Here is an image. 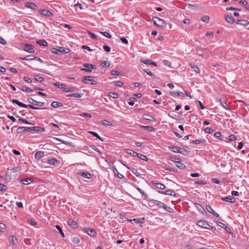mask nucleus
<instances>
[{"mask_svg": "<svg viewBox=\"0 0 249 249\" xmlns=\"http://www.w3.org/2000/svg\"><path fill=\"white\" fill-rule=\"evenodd\" d=\"M28 102L29 103L32 104V105H30V104H29V105H25L24 104L22 103L21 102H19L18 100H16V99H13L12 100V102L13 103L16 104L18 106H19L20 107H22L26 108V107H29L30 108H32V109H36V110H37V109H45L47 108L46 107L39 108V107H36L34 106L33 105H35V106H42L43 105L44 103L43 102H41L37 101L34 100V99H33L32 98H28Z\"/></svg>", "mask_w": 249, "mask_h": 249, "instance_id": "nucleus-1", "label": "nucleus"}, {"mask_svg": "<svg viewBox=\"0 0 249 249\" xmlns=\"http://www.w3.org/2000/svg\"><path fill=\"white\" fill-rule=\"evenodd\" d=\"M35 131L39 132H43L45 131V128L39 126L33 127H24L20 126L18 128L17 132L18 133H22L25 131Z\"/></svg>", "mask_w": 249, "mask_h": 249, "instance_id": "nucleus-2", "label": "nucleus"}, {"mask_svg": "<svg viewBox=\"0 0 249 249\" xmlns=\"http://www.w3.org/2000/svg\"><path fill=\"white\" fill-rule=\"evenodd\" d=\"M51 51L53 53L58 55H61L63 54L69 53L70 51V50L66 48L57 47L56 48H52Z\"/></svg>", "mask_w": 249, "mask_h": 249, "instance_id": "nucleus-3", "label": "nucleus"}, {"mask_svg": "<svg viewBox=\"0 0 249 249\" xmlns=\"http://www.w3.org/2000/svg\"><path fill=\"white\" fill-rule=\"evenodd\" d=\"M153 21L154 24L160 27H163L166 26L165 22L162 19L158 17H153Z\"/></svg>", "mask_w": 249, "mask_h": 249, "instance_id": "nucleus-4", "label": "nucleus"}, {"mask_svg": "<svg viewBox=\"0 0 249 249\" xmlns=\"http://www.w3.org/2000/svg\"><path fill=\"white\" fill-rule=\"evenodd\" d=\"M197 225L201 228L207 229H214L216 228L213 226L210 225L207 221L204 220H201L197 222Z\"/></svg>", "mask_w": 249, "mask_h": 249, "instance_id": "nucleus-5", "label": "nucleus"}, {"mask_svg": "<svg viewBox=\"0 0 249 249\" xmlns=\"http://www.w3.org/2000/svg\"><path fill=\"white\" fill-rule=\"evenodd\" d=\"M93 77L90 76H84L83 77V81L86 84H89V82H90L91 84L95 85L97 84V82L96 81L93 80Z\"/></svg>", "mask_w": 249, "mask_h": 249, "instance_id": "nucleus-6", "label": "nucleus"}, {"mask_svg": "<svg viewBox=\"0 0 249 249\" xmlns=\"http://www.w3.org/2000/svg\"><path fill=\"white\" fill-rule=\"evenodd\" d=\"M83 66L85 68L81 69V71L91 72V69H94L95 66L92 64H89L87 63H85L83 64Z\"/></svg>", "mask_w": 249, "mask_h": 249, "instance_id": "nucleus-7", "label": "nucleus"}, {"mask_svg": "<svg viewBox=\"0 0 249 249\" xmlns=\"http://www.w3.org/2000/svg\"><path fill=\"white\" fill-rule=\"evenodd\" d=\"M39 13L44 17L50 18L53 16L52 13L46 9H41L39 11Z\"/></svg>", "mask_w": 249, "mask_h": 249, "instance_id": "nucleus-8", "label": "nucleus"}, {"mask_svg": "<svg viewBox=\"0 0 249 249\" xmlns=\"http://www.w3.org/2000/svg\"><path fill=\"white\" fill-rule=\"evenodd\" d=\"M24 50L30 53H33L35 52L34 46L30 44H25Z\"/></svg>", "mask_w": 249, "mask_h": 249, "instance_id": "nucleus-9", "label": "nucleus"}, {"mask_svg": "<svg viewBox=\"0 0 249 249\" xmlns=\"http://www.w3.org/2000/svg\"><path fill=\"white\" fill-rule=\"evenodd\" d=\"M85 232L91 237H94L96 236V231L93 229L86 228L85 229Z\"/></svg>", "mask_w": 249, "mask_h": 249, "instance_id": "nucleus-10", "label": "nucleus"}, {"mask_svg": "<svg viewBox=\"0 0 249 249\" xmlns=\"http://www.w3.org/2000/svg\"><path fill=\"white\" fill-rule=\"evenodd\" d=\"M168 149L169 150L175 153H182L181 149L178 146H168Z\"/></svg>", "mask_w": 249, "mask_h": 249, "instance_id": "nucleus-11", "label": "nucleus"}, {"mask_svg": "<svg viewBox=\"0 0 249 249\" xmlns=\"http://www.w3.org/2000/svg\"><path fill=\"white\" fill-rule=\"evenodd\" d=\"M221 200L226 202H229L231 203H234L235 202V199L233 197L231 196H228L226 197H222Z\"/></svg>", "mask_w": 249, "mask_h": 249, "instance_id": "nucleus-12", "label": "nucleus"}, {"mask_svg": "<svg viewBox=\"0 0 249 249\" xmlns=\"http://www.w3.org/2000/svg\"><path fill=\"white\" fill-rule=\"evenodd\" d=\"M159 192L161 194L166 195H170V196H176V193L174 191H173L171 190H170V189L165 191H159Z\"/></svg>", "mask_w": 249, "mask_h": 249, "instance_id": "nucleus-13", "label": "nucleus"}, {"mask_svg": "<svg viewBox=\"0 0 249 249\" xmlns=\"http://www.w3.org/2000/svg\"><path fill=\"white\" fill-rule=\"evenodd\" d=\"M47 163L51 165H57L59 163L58 160L54 158L48 159Z\"/></svg>", "mask_w": 249, "mask_h": 249, "instance_id": "nucleus-14", "label": "nucleus"}, {"mask_svg": "<svg viewBox=\"0 0 249 249\" xmlns=\"http://www.w3.org/2000/svg\"><path fill=\"white\" fill-rule=\"evenodd\" d=\"M78 175L82 176L84 178L90 179L91 178V175L87 172H82L78 173Z\"/></svg>", "mask_w": 249, "mask_h": 249, "instance_id": "nucleus-15", "label": "nucleus"}, {"mask_svg": "<svg viewBox=\"0 0 249 249\" xmlns=\"http://www.w3.org/2000/svg\"><path fill=\"white\" fill-rule=\"evenodd\" d=\"M44 155V153L43 151H38L36 152L35 155V158L36 160H38L42 158Z\"/></svg>", "mask_w": 249, "mask_h": 249, "instance_id": "nucleus-16", "label": "nucleus"}, {"mask_svg": "<svg viewBox=\"0 0 249 249\" xmlns=\"http://www.w3.org/2000/svg\"><path fill=\"white\" fill-rule=\"evenodd\" d=\"M141 61L146 65H152L155 67L157 66V64L154 61H152L149 59L141 60Z\"/></svg>", "mask_w": 249, "mask_h": 249, "instance_id": "nucleus-17", "label": "nucleus"}, {"mask_svg": "<svg viewBox=\"0 0 249 249\" xmlns=\"http://www.w3.org/2000/svg\"><path fill=\"white\" fill-rule=\"evenodd\" d=\"M25 6L27 8H30V9H33V10L36 9V8L37 7V5L36 4L32 3V2H26L25 3Z\"/></svg>", "mask_w": 249, "mask_h": 249, "instance_id": "nucleus-18", "label": "nucleus"}, {"mask_svg": "<svg viewBox=\"0 0 249 249\" xmlns=\"http://www.w3.org/2000/svg\"><path fill=\"white\" fill-rule=\"evenodd\" d=\"M68 223L72 228H76L78 227L77 223L72 219L69 220Z\"/></svg>", "mask_w": 249, "mask_h": 249, "instance_id": "nucleus-19", "label": "nucleus"}, {"mask_svg": "<svg viewBox=\"0 0 249 249\" xmlns=\"http://www.w3.org/2000/svg\"><path fill=\"white\" fill-rule=\"evenodd\" d=\"M225 20L230 23H233L234 22V18L231 16L227 15L225 16Z\"/></svg>", "mask_w": 249, "mask_h": 249, "instance_id": "nucleus-20", "label": "nucleus"}, {"mask_svg": "<svg viewBox=\"0 0 249 249\" xmlns=\"http://www.w3.org/2000/svg\"><path fill=\"white\" fill-rule=\"evenodd\" d=\"M220 102L221 103V105L226 109L229 110L230 108L228 107V105L226 102L223 99H220Z\"/></svg>", "mask_w": 249, "mask_h": 249, "instance_id": "nucleus-21", "label": "nucleus"}, {"mask_svg": "<svg viewBox=\"0 0 249 249\" xmlns=\"http://www.w3.org/2000/svg\"><path fill=\"white\" fill-rule=\"evenodd\" d=\"M190 66H191L192 71L196 72V73H200V70L197 66H196L195 65L192 64H191Z\"/></svg>", "mask_w": 249, "mask_h": 249, "instance_id": "nucleus-22", "label": "nucleus"}, {"mask_svg": "<svg viewBox=\"0 0 249 249\" xmlns=\"http://www.w3.org/2000/svg\"><path fill=\"white\" fill-rule=\"evenodd\" d=\"M153 184L157 188L160 190L164 189L165 187L164 184L160 183H153Z\"/></svg>", "mask_w": 249, "mask_h": 249, "instance_id": "nucleus-23", "label": "nucleus"}, {"mask_svg": "<svg viewBox=\"0 0 249 249\" xmlns=\"http://www.w3.org/2000/svg\"><path fill=\"white\" fill-rule=\"evenodd\" d=\"M10 242L13 245H16L18 242V240L15 236L13 235L9 239Z\"/></svg>", "mask_w": 249, "mask_h": 249, "instance_id": "nucleus-24", "label": "nucleus"}, {"mask_svg": "<svg viewBox=\"0 0 249 249\" xmlns=\"http://www.w3.org/2000/svg\"><path fill=\"white\" fill-rule=\"evenodd\" d=\"M34 78L35 80L40 82H42L44 80V79L39 74H35L34 75Z\"/></svg>", "mask_w": 249, "mask_h": 249, "instance_id": "nucleus-25", "label": "nucleus"}, {"mask_svg": "<svg viewBox=\"0 0 249 249\" xmlns=\"http://www.w3.org/2000/svg\"><path fill=\"white\" fill-rule=\"evenodd\" d=\"M33 182L30 178H26L21 180V182L24 185H28L30 184V182Z\"/></svg>", "mask_w": 249, "mask_h": 249, "instance_id": "nucleus-26", "label": "nucleus"}, {"mask_svg": "<svg viewBox=\"0 0 249 249\" xmlns=\"http://www.w3.org/2000/svg\"><path fill=\"white\" fill-rule=\"evenodd\" d=\"M176 163V166L180 169H183L185 168V165L181 162V160L178 161H175Z\"/></svg>", "mask_w": 249, "mask_h": 249, "instance_id": "nucleus-27", "label": "nucleus"}, {"mask_svg": "<svg viewBox=\"0 0 249 249\" xmlns=\"http://www.w3.org/2000/svg\"><path fill=\"white\" fill-rule=\"evenodd\" d=\"M53 85L58 88H60V89H63L65 88V84L62 83H58V82H55V83H53Z\"/></svg>", "mask_w": 249, "mask_h": 249, "instance_id": "nucleus-28", "label": "nucleus"}, {"mask_svg": "<svg viewBox=\"0 0 249 249\" xmlns=\"http://www.w3.org/2000/svg\"><path fill=\"white\" fill-rule=\"evenodd\" d=\"M36 43L42 46H47L48 45L47 42L43 39L38 40Z\"/></svg>", "mask_w": 249, "mask_h": 249, "instance_id": "nucleus-29", "label": "nucleus"}, {"mask_svg": "<svg viewBox=\"0 0 249 249\" xmlns=\"http://www.w3.org/2000/svg\"><path fill=\"white\" fill-rule=\"evenodd\" d=\"M51 106L53 107H62L63 105L59 102L53 101L52 103Z\"/></svg>", "mask_w": 249, "mask_h": 249, "instance_id": "nucleus-30", "label": "nucleus"}, {"mask_svg": "<svg viewBox=\"0 0 249 249\" xmlns=\"http://www.w3.org/2000/svg\"><path fill=\"white\" fill-rule=\"evenodd\" d=\"M113 171H114L115 176H116L119 178L122 179L124 178V176L122 174H120L118 171V170H117L116 167H114Z\"/></svg>", "mask_w": 249, "mask_h": 249, "instance_id": "nucleus-31", "label": "nucleus"}, {"mask_svg": "<svg viewBox=\"0 0 249 249\" xmlns=\"http://www.w3.org/2000/svg\"><path fill=\"white\" fill-rule=\"evenodd\" d=\"M126 153L129 155H132L133 157H136L137 153L131 149H125Z\"/></svg>", "mask_w": 249, "mask_h": 249, "instance_id": "nucleus-32", "label": "nucleus"}, {"mask_svg": "<svg viewBox=\"0 0 249 249\" xmlns=\"http://www.w3.org/2000/svg\"><path fill=\"white\" fill-rule=\"evenodd\" d=\"M82 94L79 93H72V94H68L67 95V97H76L77 98H80L82 97Z\"/></svg>", "mask_w": 249, "mask_h": 249, "instance_id": "nucleus-33", "label": "nucleus"}, {"mask_svg": "<svg viewBox=\"0 0 249 249\" xmlns=\"http://www.w3.org/2000/svg\"><path fill=\"white\" fill-rule=\"evenodd\" d=\"M136 157L139 158V159H140L142 160H145V161L148 160V158H147V157L146 156L143 155L141 154H139V153H137V155Z\"/></svg>", "mask_w": 249, "mask_h": 249, "instance_id": "nucleus-34", "label": "nucleus"}, {"mask_svg": "<svg viewBox=\"0 0 249 249\" xmlns=\"http://www.w3.org/2000/svg\"><path fill=\"white\" fill-rule=\"evenodd\" d=\"M76 89V87H71V88H64L63 90L65 92H68L71 91H74Z\"/></svg>", "mask_w": 249, "mask_h": 249, "instance_id": "nucleus-35", "label": "nucleus"}, {"mask_svg": "<svg viewBox=\"0 0 249 249\" xmlns=\"http://www.w3.org/2000/svg\"><path fill=\"white\" fill-rule=\"evenodd\" d=\"M170 94H172V95H173L174 94H175L178 96L184 97V96H185L183 92H179V91L175 92L174 91H172L170 92Z\"/></svg>", "mask_w": 249, "mask_h": 249, "instance_id": "nucleus-36", "label": "nucleus"}, {"mask_svg": "<svg viewBox=\"0 0 249 249\" xmlns=\"http://www.w3.org/2000/svg\"><path fill=\"white\" fill-rule=\"evenodd\" d=\"M89 134L92 135L94 137H95L98 139L100 140L101 141H103V140L101 138V137L96 132H93V131H89L88 132Z\"/></svg>", "mask_w": 249, "mask_h": 249, "instance_id": "nucleus-37", "label": "nucleus"}, {"mask_svg": "<svg viewBox=\"0 0 249 249\" xmlns=\"http://www.w3.org/2000/svg\"><path fill=\"white\" fill-rule=\"evenodd\" d=\"M21 89L23 91H25V92H28V93L31 92L33 91V90H32L31 89H30L29 88H28V87H27L26 86H23L21 88Z\"/></svg>", "mask_w": 249, "mask_h": 249, "instance_id": "nucleus-38", "label": "nucleus"}, {"mask_svg": "<svg viewBox=\"0 0 249 249\" xmlns=\"http://www.w3.org/2000/svg\"><path fill=\"white\" fill-rule=\"evenodd\" d=\"M136 189L142 194V196H143L144 199H146L147 197V195L141 188L137 187Z\"/></svg>", "mask_w": 249, "mask_h": 249, "instance_id": "nucleus-39", "label": "nucleus"}, {"mask_svg": "<svg viewBox=\"0 0 249 249\" xmlns=\"http://www.w3.org/2000/svg\"><path fill=\"white\" fill-rule=\"evenodd\" d=\"M110 65V62L108 61H104L100 64V66L102 67H108Z\"/></svg>", "mask_w": 249, "mask_h": 249, "instance_id": "nucleus-40", "label": "nucleus"}, {"mask_svg": "<svg viewBox=\"0 0 249 249\" xmlns=\"http://www.w3.org/2000/svg\"><path fill=\"white\" fill-rule=\"evenodd\" d=\"M18 121L25 124H32L28 122L26 119L22 118L21 117H19L18 119Z\"/></svg>", "mask_w": 249, "mask_h": 249, "instance_id": "nucleus-41", "label": "nucleus"}, {"mask_svg": "<svg viewBox=\"0 0 249 249\" xmlns=\"http://www.w3.org/2000/svg\"><path fill=\"white\" fill-rule=\"evenodd\" d=\"M55 228L58 230V231H59L60 233L61 234V235H62V236L63 237H65V235H64V233L62 231V228H61V227L59 225H56L55 226Z\"/></svg>", "mask_w": 249, "mask_h": 249, "instance_id": "nucleus-42", "label": "nucleus"}, {"mask_svg": "<svg viewBox=\"0 0 249 249\" xmlns=\"http://www.w3.org/2000/svg\"><path fill=\"white\" fill-rule=\"evenodd\" d=\"M71 241L74 244H78L80 242L79 238L78 237H73Z\"/></svg>", "mask_w": 249, "mask_h": 249, "instance_id": "nucleus-43", "label": "nucleus"}, {"mask_svg": "<svg viewBox=\"0 0 249 249\" xmlns=\"http://www.w3.org/2000/svg\"><path fill=\"white\" fill-rule=\"evenodd\" d=\"M100 33L108 38H110L111 36L107 32H100Z\"/></svg>", "mask_w": 249, "mask_h": 249, "instance_id": "nucleus-44", "label": "nucleus"}, {"mask_svg": "<svg viewBox=\"0 0 249 249\" xmlns=\"http://www.w3.org/2000/svg\"><path fill=\"white\" fill-rule=\"evenodd\" d=\"M102 124L105 126L112 125V124L110 122L105 120L102 121Z\"/></svg>", "mask_w": 249, "mask_h": 249, "instance_id": "nucleus-45", "label": "nucleus"}, {"mask_svg": "<svg viewBox=\"0 0 249 249\" xmlns=\"http://www.w3.org/2000/svg\"><path fill=\"white\" fill-rule=\"evenodd\" d=\"M163 208L169 213H173L174 212V210L172 208H170L169 206H166L165 204H164V207H163Z\"/></svg>", "mask_w": 249, "mask_h": 249, "instance_id": "nucleus-46", "label": "nucleus"}, {"mask_svg": "<svg viewBox=\"0 0 249 249\" xmlns=\"http://www.w3.org/2000/svg\"><path fill=\"white\" fill-rule=\"evenodd\" d=\"M237 140V137L234 135H231L229 136V141L230 142L234 141Z\"/></svg>", "mask_w": 249, "mask_h": 249, "instance_id": "nucleus-47", "label": "nucleus"}, {"mask_svg": "<svg viewBox=\"0 0 249 249\" xmlns=\"http://www.w3.org/2000/svg\"><path fill=\"white\" fill-rule=\"evenodd\" d=\"M109 96L113 98H116L118 97V94L116 92H109Z\"/></svg>", "mask_w": 249, "mask_h": 249, "instance_id": "nucleus-48", "label": "nucleus"}, {"mask_svg": "<svg viewBox=\"0 0 249 249\" xmlns=\"http://www.w3.org/2000/svg\"><path fill=\"white\" fill-rule=\"evenodd\" d=\"M88 34L89 36L92 39H96V40L97 39V36L93 33H92L89 31H88Z\"/></svg>", "mask_w": 249, "mask_h": 249, "instance_id": "nucleus-49", "label": "nucleus"}, {"mask_svg": "<svg viewBox=\"0 0 249 249\" xmlns=\"http://www.w3.org/2000/svg\"><path fill=\"white\" fill-rule=\"evenodd\" d=\"M209 17L208 16H205L204 17H203L202 18H201V20L203 21V22H208V21H209Z\"/></svg>", "mask_w": 249, "mask_h": 249, "instance_id": "nucleus-50", "label": "nucleus"}, {"mask_svg": "<svg viewBox=\"0 0 249 249\" xmlns=\"http://www.w3.org/2000/svg\"><path fill=\"white\" fill-rule=\"evenodd\" d=\"M156 205L159 208H161L164 207V204L161 202L159 201L156 200Z\"/></svg>", "mask_w": 249, "mask_h": 249, "instance_id": "nucleus-51", "label": "nucleus"}, {"mask_svg": "<svg viewBox=\"0 0 249 249\" xmlns=\"http://www.w3.org/2000/svg\"><path fill=\"white\" fill-rule=\"evenodd\" d=\"M142 127L145 128L149 131H152L154 130V128L151 126H142Z\"/></svg>", "mask_w": 249, "mask_h": 249, "instance_id": "nucleus-52", "label": "nucleus"}, {"mask_svg": "<svg viewBox=\"0 0 249 249\" xmlns=\"http://www.w3.org/2000/svg\"><path fill=\"white\" fill-rule=\"evenodd\" d=\"M7 190V187L4 184H2L0 183V191H6Z\"/></svg>", "mask_w": 249, "mask_h": 249, "instance_id": "nucleus-53", "label": "nucleus"}, {"mask_svg": "<svg viewBox=\"0 0 249 249\" xmlns=\"http://www.w3.org/2000/svg\"><path fill=\"white\" fill-rule=\"evenodd\" d=\"M204 131L205 132L210 134L213 131V130L210 127H206L204 129Z\"/></svg>", "mask_w": 249, "mask_h": 249, "instance_id": "nucleus-54", "label": "nucleus"}, {"mask_svg": "<svg viewBox=\"0 0 249 249\" xmlns=\"http://www.w3.org/2000/svg\"><path fill=\"white\" fill-rule=\"evenodd\" d=\"M80 116L81 117H87L88 118L91 117V115L90 114L87 113H82L80 114Z\"/></svg>", "mask_w": 249, "mask_h": 249, "instance_id": "nucleus-55", "label": "nucleus"}, {"mask_svg": "<svg viewBox=\"0 0 249 249\" xmlns=\"http://www.w3.org/2000/svg\"><path fill=\"white\" fill-rule=\"evenodd\" d=\"M22 59L26 60H34V56L33 55H28L26 56L25 57L22 58Z\"/></svg>", "mask_w": 249, "mask_h": 249, "instance_id": "nucleus-56", "label": "nucleus"}, {"mask_svg": "<svg viewBox=\"0 0 249 249\" xmlns=\"http://www.w3.org/2000/svg\"><path fill=\"white\" fill-rule=\"evenodd\" d=\"M90 147L93 150H94L95 151H97V152H98L100 155L102 154L101 152L100 151V150H99V149L98 148H97L95 145H91L90 146Z\"/></svg>", "mask_w": 249, "mask_h": 249, "instance_id": "nucleus-57", "label": "nucleus"}, {"mask_svg": "<svg viewBox=\"0 0 249 249\" xmlns=\"http://www.w3.org/2000/svg\"><path fill=\"white\" fill-rule=\"evenodd\" d=\"M226 10L227 11H234V10H237V11H240V9L236 8H234V7H227L226 8Z\"/></svg>", "mask_w": 249, "mask_h": 249, "instance_id": "nucleus-58", "label": "nucleus"}, {"mask_svg": "<svg viewBox=\"0 0 249 249\" xmlns=\"http://www.w3.org/2000/svg\"><path fill=\"white\" fill-rule=\"evenodd\" d=\"M195 183L198 184L205 185L207 184V182L205 180H199L195 182Z\"/></svg>", "mask_w": 249, "mask_h": 249, "instance_id": "nucleus-59", "label": "nucleus"}, {"mask_svg": "<svg viewBox=\"0 0 249 249\" xmlns=\"http://www.w3.org/2000/svg\"><path fill=\"white\" fill-rule=\"evenodd\" d=\"M157 202H156V200H151L149 201V205L151 207H153L155 205H156Z\"/></svg>", "mask_w": 249, "mask_h": 249, "instance_id": "nucleus-60", "label": "nucleus"}, {"mask_svg": "<svg viewBox=\"0 0 249 249\" xmlns=\"http://www.w3.org/2000/svg\"><path fill=\"white\" fill-rule=\"evenodd\" d=\"M28 223L31 224V225H33V226H35L36 225V222H35V220H34L33 219H29L28 220Z\"/></svg>", "mask_w": 249, "mask_h": 249, "instance_id": "nucleus-61", "label": "nucleus"}, {"mask_svg": "<svg viewBox=\"0 0 249 249\" xmlns=\"http://www.w3.org/2000/svg\"><path fill=\"white\" fill-rule=\"evenodd\" d=\"M124 84V83L122 82H121V81H117L115 83H114V86H116L117 87H121Z\"/></svg>", "mask_w": 249, "mask_h": 249, "instance_id": "nucleus-62", "label": "nucleus"}, {"mask_svg": "<svg viewBox=\"0 0 249 249\" xmlns=\"http://www.w3.org/2000/svg\"><path fill=\"white\" fill-rule=\"evenodd\" d=\"M103 48L105 51L107 52H109L110 51V48L109 46L107 45H104Z\"/></svg>", "mask_w": 249, "mask_h": 249, "instance_id": "nucleus-63", "label": "nucleus"}, {"mask_svg": "<svg viewBox=\"0 0 249 249\" xmlns=\"http://www.w3.org/2000/svg\"><path fill=\"white\" fill-rule=\"evenodd\" d=\"M206 36L208 37H213V34L212 32H207L206 33Z\"/></svg>", "mask_w": 249, "mask_h": 249, "instance_id": "nucleus-64", "label": "nucleus"}]
</instances>
